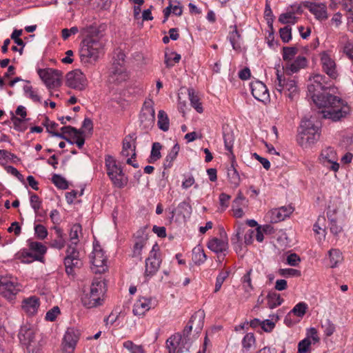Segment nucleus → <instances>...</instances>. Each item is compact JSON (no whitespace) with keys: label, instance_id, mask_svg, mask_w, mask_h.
<instances>
[{"label":"nucleus","instance_id":"nucleus-43","mask_svg":"<svg viewBox=\"0 0 353 353\" xmlns=\"http://www.w3.org/2000/svg\"><path fill=\"white\" fill-rule=\"evenodd\" d=\"M30 194V203L31 208L34 210L36 216H39V209L42 205V201L38 195L34 193L29 192Z\"/></svg>","mask_w":353,"mask_h":353},{"label":"nucleus","instance_id":"nucleus-57","mask_svg":"<svg viewBox=\"0 0 353 353\" xmlns=\"http://www.w3.org/2000/svg\"><path fill=\"white\" fill-rule=\"evenodd\" d=\"M280 37L283 42L288 43L292 39V28L286 26L279 30Z\"/></svg>","mask_w":353,"mask_h":353},{"label":"nucleus","instance_id":"nucleus-32","mask_svg":"<svg viewBox=\"0 0 353 353\" xmlns=\"http://www.w3.org/2000/svg\"><path fill=\"white\" fill-rule=\"evenodd\" d=\"M205 319V313L203 310H198L191 316L190 323L192 324L195 330L199 332L202 330Z\"/></svg>","mask_w":353,"mask_h":353},{"label":"nucleus","instance_id":"nucleus-45","mask_svg":"<svg viewBox=\"0 0 353 353\" xmlns=\"http://www.w3.org/2000/svg\"><path fill=\"white\" fill-rule=\"evenodd\" d=\"M176 211L183 219L188 218L192 214V207L188 202L183 201L178 205Z\"/></svg>","mask_w":353,"mask_h":353},{"label":"nucleus","instance_id":"nucleus-1","mask_svg":"<svg viewBox=\"0 0 353 353\" xmlns=\"http://www.w3.org/2000/svg\"><path fill=\"white\" fill-rule=\"evenodd\" d=\"M326 79L320 74L310 78L307 85L308 96L317 107L323 108L321 111L323 118L339 121L350 114L351 108L345 100L327 92L331 84Z\"/></svg>","mask_w":353,"mask_h":353},{"label":"nucleus","instance_id":"nucleus-60","mask_svg":"<svg viewBox=\"0 0 353 353\" xmlns=\"http://www.w3.org/2000/svg\"><path fill=\"white\" fill-rule=\"evenodd\" d=\"M229 272L227 271H221L216 279L214 292H217L220 290L222 284L225 280L228 278Z\"/></svg>","mask_w":353,"mask_h":353},{"label":"nucleus","instance_id":"nucleus-17","mask_svg":"<svg viewBox=\"0 0 353 353\" xmlns=\"http://www.w3.org/2000/svg\"><path fill=\"white\" fill-rule=\"evenodd\" d=\"M321 65L323 71L332 79H336L339 75L337 67L334 59L327 52H323L320 54Z\"/></svg>","mask_w":353,"mask_h":353},{"label":"nucleus","instance_id":"nucleus-62","mask_svg":"<svg viewBox=\"0 0 353 353\" xmlns=\"http://www.w3.org/2000/svg\"><path fill=\"white\" fill-rule=\"evenodd\" d=\"M312 341L310 338H305L301 341L298 344V352L306 353L309 351L310 347L312 344Z\"/></svg>","mask_w":353,"mask_h":353},{"label":"nucleus","instance_id":"nucleus-64","mask_svg":"<svg viewBox=\"0 0 353 353\" xmlns=\"http://www.w3.org/2000/svg\"><path fill=\"white\" fill-rule=\"evenodd\" d=\"M296 17L290 12L283 13L279 16V21L283 24H294Z\"/></svg>","mask_w":353,"mask_h":353},{"label":"nucleus","instance_id":"nucleus-5","mask_svg":"<svg viewBox=\"0 0 353 353\" xmlns=\"http://www.w3.org/2000/svg\"><path fill=\"white\" fill-rule=\"evenodd\" d=\"M302 130L298 138L299 144L302 147H307L314 144L320 137V128L312 123L310 121L302 122Z\"/></svg>","mask_w":353,"mask_h":353},{"label":"nucleus","instance_id":"nucleus-11","mask_svg":"<svg viewBox=\"0 0 353 353\" xmlns=\"http://www.w3.org/2000/svg\"><path fill=\"white\" fill-rule=\"evenodd\" d=\"M90 258L94 273L102 274L108 270L107 257L99 245H94Z\"/></svg>","mask_w":353,"mask_h":353},{"label":"nucleus","instance_id":"nucleus-52","mask_svg":"<svg viewBox=\"0 0 353 353\" xmlns=\"http://www.w3.org/2000/svg\"><path fill=\"white\" fill-rule=\"evenodd\" d=\"M146 243V237L141 236L137 239L133 248V256H140Z\"/></svg>","mask_w":353,"mask_h":353},{"label":"nucleus","instance_id":"nucleus-58","mask_svg":"<svg viewBox=\"0 0 353 353\" xmlns=\"http://www.w3.org/2000/svg\"><path fill=\"white\" fill-rule=\"evenodd\" d=\"M327 215L329 220L330 221V232L335 235L338 234L341 232L342 228L340 225H337L336 221L332 217V215L331 214V212L330 210L327 212Z\"/></svg>","mask_w":353,"mask_h":353},{"label":"nucleus","instance_id":"nucleus-16","mask_svg":"<svg viewBox=\"0 0 353 353\" xmlns=\"http://www.w3.org/2000/svg\"><path fill=\"white\" fill-rule=\"evenodd\" d=\"M185 340L180 333L172 335L166 341L168 353H183L184 350H188L190 345L185 344Z\"/></svg>","mask_w":353,"mask_h":353},{"label":"nucleus","instance_id":"nucleus-31","mask_svg":"<svg viewBox=\"0 0 353 353\" xmlns=\"http://www.w3.org/2000/svg\"><path fill=\"white\" fill-rule=\"evenodd\" d=\"M109 179L113 185L117 188H124L128 182V178L124 173L123 170L119 171L118 173L110 176Z\"/></svg>","mask_w":353,"mask_h":353},{"label":"nucleus","instance_id":"nucleus-25","mask_svg":"<svg viewBox=\"0 0 353 353\" xmlns=\"http://www.w3.org/2000/svg\"><path fill=\"white\" fill-rule=\"evenodd\" d=\"M293 212L291 206H283L279 208L274 209L269 213L270 221L271 223H278L283 221L288 217Z\"/></svg>","mask_w":353,"mask_h":353},{"label":"nucleus","instance_id":"nucleus-30","mask_svg":"<svg viewBox=\"0 0 353 353\" xmlns=\"http://www.w3.org/2000/svg\"><path fill=\"white\" fill-rule=\"evenodd\" d=\"M16 258L23 263H30L34 261H39V256L34 254L31 251L21 250L16 254Z\"/></svg>","mask_w":353,"mask_h":353},{"label":"nucleus","instance_id":"nucleus-27","mask_svg":"<svg viewBox=\"0 0 353 353\" xmlns=\"http://www.w3.org/2000/svg\"><path fill=\"white\" fill-rule=\"evenodd\" d=\"M135 141L132 137H126L123 141V148L121 152V156L128 157H136L135 152Z\"/></svg>","mask_w":353,"mask_h":353},{"label":"nucleus","instance_id":"nucleus-35","mask_svg":"<svg viewBox=\"0 0 353 353\" xmlns=\"http://www.w3.org/2000/svg\"><path fill=\"white\" fill-rule=\"evenodd\" d=\"M192 259L196 265L203 264L206 261L207 256L203 249L200 245H197L193 248Z\"/></svg>","mask_w":353,"mask_h":353},{"label":"nucleus","instance_id":"nucleus-13","mask_svg":"<svg viewBox=\"0 0 353 353\" xmlns=\"http://www.w3.org/2000/svg\"><path fill=\"white\" fill-rule=\"evenodd\" d=\"M64 265L66 273L70 275L74 272V268H80L82 263L79 259V253L73 244L68 245L66 255L64 258Z\"/></svg>","mask_w":353,"mask_h":353},{"label":"nucleus","instance_id":"nucleus-61","mask_svg":"<svg viewBox=\"0 0 353 353\" xmlns=\"http://www.w3.org/2000/svg\"><path fill=\"white\" fill-rule=\"evenodd\" d=\"M34 233L37 237L41 240H43L48 236V230L46 228L41 224L34 225Z\"/></svg>","mask_w":353,"mask_h":353},{"label":"nucleus","instance_id":"nucleus-23","mask_svg":"<svg viewBox=\"0 0 353 353\" xmlns=\"http://www.w3.org/2000/svg\"><path fill=\"white\" fill-rule=\"evenodd\" d=\"M152 307V299L141 296L139 297L134 303L132 312L135 316H143Z\"/></svg>","mask_w":353,"mask_h":353},{"label":"nucleus","instance_id":"nucleus-44","mask_svg":"<svg viewBox=\"0 0 353 353\" xmlns=\"http://www.w3.org/2000/svg\"><path fill=\"white\" fill-rule=\"evenodd\" d=\"M81 232V226L80 224H74L73 225L70 231L69 236L70 244H73L77 245L79 243V234Z\"/></svg>","mask_w":353,"mask_h":353},{"label":"nucleus","instance_id":"nucleus-21","mask_svg":"<svg viewBox=\"0 0 353 353\" xmlns=\"http://www.w3.org/2000/svg\"><path fill=\"white\" fill-rule=\"evenodd\" d=\"M307 65V59L303 56H298L294 60L285 63L283 67V72L287 75H292V74L297 73Z\"/></svg>","mask_w":353,"mask_h":353},{"label":"nucleus","instance_id":"nucleus-51","mask_svg":"<svg viewBox=\"0 0 353 353\" xmlns=\"http://www.w3.org/2000/svg\"><path fill=\"white\" fill-rule=\"evenodd\" d=\"M14 128L19 132H23L27 129L26 121L28 119H21L12 115L11 117Z\"/></svg>","mask_w":353,"mask_h":353},{"label":"nucleus","instance_id":"nucleus-56","mask_svg":"<svg viewBox=\"0 0 353 353\" xmlns=\"http://www.w3.org/2000/svg\"><path fill=\"white\" fill-rule=\"evenodd\" d=\"M21 34L22 30H14L11 34V39H13L14 43H16L18 46H21V48L19 50L20 55L22 54L23 49L25 46V43L21 39L19 38Z\"/></svg>","mask_w":353,"mask_h":353},{"label":"nucleus","instance_id":"nucleus-8","mask_svg":"<svg viewBox=\"0 0 353 353\" xmlns=\"http://www.w3.org/2000/svg\"><path fill=\"white\" fill-rule=\"evenodd\" d=\"M125 55L122 52L117 54L110 68L109 81L114 83H121L128 79V74L124 66Z\"/></svg>","mask_w":353,"mask_h":353},{"label":"nucleus","instance_id":"nucleus-36","mask_svg":"<svg viewBox=\"0 0 353 353\" xmlns=\"http://www.w3.org/2000/svg\"><path fill=\"white\" fill-rule=\"evenodd\" d=\"M28 246L30 251L34 254H37L39 256V260L42 258V256L46 254L47 251V248L42 243L37 241H30L28 243Z\"/></svg>","mask_w":353,"mask_h":353},{"label":"nucleus","instance_id":"nucleus-20","mask_svg":"<svg viewBox=\"0 0 353 353\" xmlns=\"http://www.w3.org/2000/svg\"><path fill=\"white\" fill-rule=\"evenodd\" d=\"M251 92L253 97L263 103L270 101V94L266 85L261 81H255L250 83Z\"/></svg>","mask_w":353,"mask_h":353},{"label":"nucleus","instance_id":"nucleus-2","mask_svg":"<svg viewBox=\"0 0 353 353\" xmlns=\"http://www.w3.org/2000/svg\"><path fill=\"white\" fill-rule=\"evenodd\" d=\"M104 52V43L97 34L87 35L81 42L79 58L84 65L94 64Z\"/></svg>","mask_w":353,"mask_h":353},{"label":"nucleus","instance_id":"nucleus-42","mask_svg":"<svg viewBox=\"0 0 353 353\" xmlns=\"http://www.w3.org/2000/svg\"><path fill=\"white\" fill-rule=\"evenodd\" d=\"M268 305L270 309L275 308L281 305L283 299L281 297L280 294L275 292L269 293L267 296Z\"/></svg>","mask_w":353,"mask_h":353},{"label":"nucleus","instance_id":"nucleus-39","mask_svg":"<svg viewBox=\"0 0 353 353\" xmlns=\"http://www.w3.org/2000/svg\"><path fill=\"white\" fill-rule=\"evenodd\" d=\"M256 343L255 337L252 333L246 334L242 340V352L248 353L254 346Z\"/></svg>","mask_w":353,"mask_h":353},{"label":"nucleus","instance_id":"nucleus-41","mask_svg":"<svg viewBox=\"0 0 353 353\" xmlns=\"http://www.w3.org/2000/svg\"><path fill=\"white\" fill-rule=\"evenodd\" d=\"M157 125L159 129L164 132H166L169 130V119L166 112L163 110H159L158 112Z\"/></svg>","mask_w":353,"mask_h":353},{"label":"nucleus","instance_id":"nucleus-34","mask_svg":"<svg viewBox=\"0 0 353 353\" xmlns=\"http://www.w3.org/2000/svg\"><path fill=\"white\" fill-rule=\"evenodd\" d=\"M252 272V269L248 270L241 279L243 288L245 291L246 298H248L250 296L251 292L254 289L253 286L252 285V279H251Z\"/></svg>","mask_w":353,"mask_h":353},{"label":"nucleus","instance_id":"nucleus-38","mask_svg":"<svg viewBox=\"0 0 353 353\" xmlns=\"http://www.w3.org/2000/svg\"><path fill=\"white\" fill-rule=\"evenodd\" d=\"M179 150L180 147L178 143H175L174 146L171 148L168 154L165 157V162L163 164L165 168H170L172 166V162L176 159L179 154Z\"/></svg>","mask_w":353,"mask_h":353},{"label":"nucleus","instance_id":"nucleus-7","mask_svg":"<svg viewBox=\"0 0 353 353\" xmlns=\"http://www.w3.org/2000/svg\"><path fill=\"white\" fill-rule=\"evenodd\" d=\"M317 161L323 167L330 171L337 172L340 168L339 157L336 150L331 146H326L321 149Z\"/></svg>","mask_w":353,"mask_h":353},{"label":"nucleus","instance_id":"nucleus-19","mask_svg":"<svg viewBox=\"0 0 353 353\" xmlns=\"http://www.w3.org/2000/svg\"><path fill=\"white\" fill-rule=\"evenodd\" d=\"M208 248L216 254H223L228 252L229 248L228 239L225 232L221 234V239L214 237L208 242Z\"/></svg>","mask_w":353,"mask_h":353},{"label":"nucleus","instance_id":"nucleus-40","mask_svg":"<svg viewBox=\"0 0 353 353\" xmlns=\"http://www.w3.org/2000/svg\"><path fill=\"white\" fill-rule=\"evenodd\" d=\"M25 96L35 103H41V97L38 91L32 88V85H26L23 86Z\"/></svg>","mask_w":353,"mask_h":353},{"label":"nucleus","instance_id":"nucleus-54","mask_svg":"<svg viewBox=\"0 0 353 353\" xmlns=\"http://www.w3.org/2000/svg\"><path fill=\"white\" fill-rule=\"evenodd\" d=\"M123 345L130 353H144L143 347L134 344L132 341H126Z\"/></svg>","mask_w":353,"mask_h":353},{"label":"nucleus","instance_id":"nucleus-12","mask_svg":"<svg viewBox=\"0 0 353 353\" xmlns=\"http://www.w3.org/2000/svg\"><path fill=\"white\" fill-rule=\"evenodd\" d=\"M37 73L46 87L49 89L61 85L62 74L52 68L39 69Z\"/></svg>","mask_w":353,"mask_h":353},{"label":"nucleus","instance_id":"nucleus-4","mask_svg":"<svg viewBox=\"0 0 353 353\" xmlns=\"http://www.w3.org/2000/svg\"><path fill=\"white\" fill-rule=\"evenodd\" d=\"M286 75L284 72L280 73L277 70L274 87L279 92L283 93L292 100L299 94V87L294 78L287 77Z\"/></svg>","mask_w":353,"mask_h":353},{"label":"nucleus","instance_id":"nucleus-9","mask_svg":"<svg viewBox=\"0 0 353 353\" xmlns=\"http://www.w3.org/2000/svg\"><path fill=\"white\" fill-rule=\"evenodd\" d=\"M154 102L151 99H146L139 113L140 125L145 130H151L155 123Z\"/></svg>","mask_w":353,"mask_h":353},{"label":"nucleus","instance_id":"nucleus-18","mask_svg":"<svg viewBox=\"0 0 353 353\" xmlns=\"http://www.w3.org/2000/svg\"><path fill=\"white\" fill-rule=\"evenodd\" d=\"M85 77L80 70H74L66 74V85L73 89L83 90L85 85Z\"/></svg>","mask_w":353,"mask_h":353},{"label":"nucleus","instance_id":"nucleus-15","mask_svg":"<svg viewBox=\"0 0 353 353\" xmlns=\"http://www.w3.org/2000/svg\"><path fill=\"white\" fill-rule=\"evenodd\" d=\"M303 5L316 20L324 21L328 19L327 8L325 3L306 1L303 2Z\"/></svg>","mask_w":353,"mask_h":353},{"label":"nucleus","instance_id":"nucleus-59","mask_svg":"<svg viewBox=\"0 0 353 353\" xmlns=\"http://www.w3.org/2000/svg\"><path fill=\"white\" fill-rule=\"evenodd\" d=\"M322 328L323 329V333L326 336H330L335 332L334 324L328 319L325 320L323 324H322Z\"/></svg>","mask_w":353,"mask_h":353},{"label":"nucleus","instance_id":"nucleus-48","mask_svg":"<svg viewBox=\"0 0 353 353\" xmlns=\"http://www.w3.org/2000/svg\"><path fill=\"white\" fill-rule=\"evenodd\" d=\"M228 38L234 50H237L241 48L239 43L240 34L236 27L234 30L230 32Z\"/></svg>","mask_w":353,"mask_h":353},{"label":"nucleus","instance_id":"nucleus-26","mask_svg":"<svg viewBox=\"0 0 353 353\" xmlns=\"http://www.w3.org/2000/svg\"><path fill=\"white\" fill-rule=\"evenodd\" d=\"M105 167L108 177L123 170V168L117 164L116 159L110 154L105 156Z\"/></svg>","mask_w":353,"mask_h":353},{"label":"nucleus","instance_id":"nucleus-47","mask_svg":"<svg viewBox=\"0 0 353 353\" xmlns=\"http://www.w3.org/2000/svg\"><path fill=\"white\" fill-rule=\"evenodd\" d=\"M308 308L307 304L305 302H300L297 303L292 310L288 314L290 316L291 314L296 315L298 317H303Z\"/></svg>","mask_w":353,"mask_h":353},{"label":"nucleus","instance_id":"nucleus-37","mask_svg":"<svg viewBox=\"0 0 353 353\" xmlns=\"http://www.w3.org/2000/svg\"><path fill=\"white\" fill-rule=\"evenodd\" d=\"M188 97L190 101L191 105L199 113H202L203 108L199 97L195 94L193 89L190 88L188 90Z\"/></svg>","mask_w":353,"mask_h":353},{"label":"nucleus","instance_id":"nucleus-3","mask_svg":"<svg viewBox=\"0 0 353 353\" xmlns=\"http://www.w3.org/2000/svg\"><path fill=\"white\" fill-rule=\"evenodd\" d=\"M18 337L21 344L26 347L28 352L35 353L39 344V338L40 337L38 328L31 324H23L19 330Z\"/></svg>","mask_w":353,"mask_h":353},{"label":"nucleus","instance_id":"nucleus-28","mask_svg":"<svg viewBox=\"0 0 353 353\" xmlns=\"http://www.w3.org/2000/svg\"><path fill=\"white\" fill-rule=\"evenodd\" d=\"M223 141L225 149L228 151L227 155L231 161L235 159L233 153V145L234 142V133L231 130L223 132Z\"/></svg>","mask_w":353,"mask_h":353},{"label":"nucleus","instance_id":"nucleus-55","mask_svg":"<svg viewBox=\"0 0 353 353\" xmlns=\"http://www.w3.org/2000/svg\"><path fill=\"white\" fill-rule=\"evenodd\" d=\"M52 183L59 188L65 190L68 188V182L59 174H54L52 177Z\"/></svg>","mask_w":353,"mask_h":353},{"label":"nucleus","instance_id":"nucleus-22","mask_svg":"<svg viewBox=\"0 0 353 353\" xmlns=\"http://www.w3.org/2000/svg\"><path fill=\"white\" fill-rule=\"evenodd\" d=\"M80 335V331L77 328L68 327L63 335L62 346L65 348H76Z\"/></svg>","mask_w":353,"mask_h":353},{"label":"nucleus","instance_id":"nucleus-46","mask_svg":"<svg viewBox=\"0 0 353 353\" xmlns=\"http://www.w3.org/2000/svg\"><path fill=\"white\" fill-rule=\"evenodd\" d=\"M161 145L159 142H155L152 144V150L150 152V159L148 160V162L150 163H154L157 160H159L161 157Z\"/></svg>","mask_w":353,"mask_h":353},{"label":"nucleus","instance_id":"nucleus-6","mask_svg":"<svg viewBox=\"0 0 353 353\" xmlns=\"http://www.w3.org/2000/svg\"><path fill=\"white\" fill-rule=\"evenodd\" d=\"M105 284L99 279H93L90 285V292L82 297L83 304L88 307H94L101 304V296L104 293Z\"/></svg>","mask_w":353,"mask_h":353},{"label":"nucleus","instance_id":"nucleus-14","mask_svg":"<svg viewBox=\"0 0 353 353\" xmlns=\"http://www.w3.org/2000/svg\"><path fill=\"white\" fill-rule=\"evenodd\" d=\"M20 291L16 279L9 276H0V294L7 299H12Z\"/></svg>","mask_w":353,"mask_h":353},{"label":"nucleus","instance_id":"nucleus-63","mask_svg":"<svg viewBox=\"0 0 353 353\" xmlns=\"http://www.w3.org/2000/svg\"><path fill=\"white\" fill-rule=\"evenodd\" d=\"M279 274L281 276H301V272L298 270L292 269V268H283V269H279Z\"/></svg>","mask_w":353,"mask_h":353},{"label":"nucleus","instance_id":"nucleus-50","mask_svg":"<svg viewBox=\"0 0 353 353\" xmlns=\"http://www.w3.org/2000/svg\"><path fill=\"white\" fill-rule=\"evenodd\" d=\"M297 52L298 49L296 47H283L282 50L283 59L287 63L292 60Z\"/></svg>","mask_w":353,"mask_h":353},{"label":"nucleus","instance_id":"nucleus-33","mask_svg":"<svg viewBox=\"0 0 353 353\" xmlns=\"http://www.w3.org/2000/svg\"><path fill=\"white\" fill-rule=\"evenodd\" d=\"M325 216H319L316 222L314 224L313 230L315 234L319 235L320 240L324 239L325 237Z\"/></svg>","mask_w":353,"mask_h":353},{"label":"nucleus","instance_id":"nucleus-53","mask_svg":"<svg viewBox=\"0 0 353 353\" xmlns=\"http://www.w3.org/2000/svg\"><path fill=\"white\" fill-rule=\"evenodd\" d=\"M91 7L97 10H105L110 6V0H89Z\"/></svg>","mask_w":353,"mask_h":353},{"label":"nucleus","instance_id":"nucleus-10","mask_svg":"<svg viewBox=\"0 0 353 353\" xmlns=\"http://www.w3.org/2000/svg\"><path fill=\"white\" fill-rule=\"evenodd\" d=\"M161 263L160 250L157 243L153 245L149 256L145 259L144 276L146 279L153 276L159 270Z\"/></svg>","mask_w":353,"mask_h":353},{"label":"nucleus","instance_id":"nucleus-24","mask_svg":"<svg viewBox=\"0 0 353 353\" xmlns=\"http://www.w3.org/2000/svg\"><path fill=\"white\" fill-rule=\"evenodd\" d=\"M40 305L39 299L32 296L24 299L21 303L23 310L29 316H33L38 312Z\"/></svg>","mask_w":353,"mask_h":353},{"label":"nucleus","instance_id":"nucleus-49","mask_svg":"<svg viewBox=\"0 0 353 353\" xmlns=\"http://www.w3.org/2000/svg\"><path fill=\"white\" fill-rule=\"evenodd\" d=\"M181 59V55L175 52L165 54V63L168 68H171L174 63H178Z\"/></svg>","mask_w":353,"mask_h":353},{"label":"nucleus","instance_id":"nucleus-29","mask_svg":"<svg viewBox=\"0 0 353 353\" xmlns=\"http://www.w3.org/2000/svg\"><path fill=\"white\" fill-rule=\"evenodd\" d=\"M329 266L331 268H336L343 261V256L340 250L332 248L328 251Z\"/></svg>","mask_w":353,"mask_h":353}]
</instances>
